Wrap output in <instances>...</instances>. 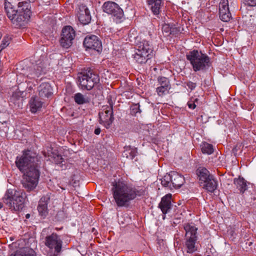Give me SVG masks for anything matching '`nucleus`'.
Listing matches in <instances>:
<instances>
[{
    "mask_svg": "<svg viewBox=\"0 0 256 256\" xmlns=\"http://www.w3.org/2000/svg\"><path fill=\"white\" fill-rule=\"evenodd\" d=\"M36 154L30 150H24L20 156H17L16 164L23 174L22 184L27 191L34 190L38 184L40 172Z\"/></svg>",
    "mask_w": 256,
    "mask_h": 256,
    "instance_id": "nucleus-1",
    "label": "nucleus"
},
{
    "mask_svg": "<svg viewBox=\"0 0 256 256\" xmlns=\"http://www.w3.org/2000/svg\"><path fill=\"white\" fill-rule=\"evenodd\" d=\"M112 186L113 197L118 206H126L137 196H140L144 194V190H138L124 181L119 180L113 182Z\"/></svg>",
    "mask_w": 256,
    "mask_h": 256,
    "instance_id": "nucleus-2",
    "label": "nucleus"
},
{
    "mask_svg": "<svg viewBox=\"0 0 256 256\" xmlns=\"http://www.w3.org/2000/svg\"><path fill=\"white\" fill-rule=\"evenodd\" d=\"M13 3L5 1L4 9L8 18L16 25L20 26L22 22H28L31 16L30 6L26 2H19L18 8H14Z\"/></svg>",
    "mask_w": 256,
    "mask_h": 256,
    "instance_id": "nucleus-3",
    "label": "nucleus"
},
{
    "mask_svg": "<svg viewBox=\"0 0 256 256\" xmlns=\"http://www.w3.org/2000/svg\"><path fill=\"white\" fill-rule=\"evenodd\" d=\"M26 194L22 190L8 189L3 198V202L12 212H19L24 207Z\"/></svg>",
    "mask_w": 256,
    "mask_h": 256,
    "instance_id": "nucleus-4",
    "label": "nucleus"
},
{
    "mask_svg": "<svg viewBox=\"0 0 256 256\" xmlns=\"http://www.w3.org/2000/svg\"><path fill=\"white\" fill-rule=\"evenodd\" d=\"M153 51V48L150 42L144 40L138 44L134 58L139 64L145 63L148 59L150 58Z\"/></svg>",
    "mask_w": 256,
    "mask_h": 256,
    "instance_id": "nucleus-5",
    "label": "nucleus"
},
{
    "mask_svg": "<svg viewBox=\"0 0 256 256\" xmlns=\"http://www.w3.org/2000/svg\"><path fill=\"white\" fill-rule=\"evenodd\" d=\"M45 246L48 248V256H58L62 250V241L60 236L52 233L45 238Z\"/></svg>",
    "mask_w": 256,
    "mask_h": 256,
    "instance_id": "nucleus-6",
    "label": "nucleus"
},
{
    "mask_svg": "<svg viewBox=\"0 0 256 256\" xmlns=\"http://www.w3.org/2000/svg\"><path fill=\"white\" fill-rule=\"evenodd\" d=\"M186 58L190 61L195 72L204 70L210 62L208 56L197 50L190 52L187 54Z\"/></svg>",
    "mask_w": 256,
    "mask_h": 256,
    "instance_id": "nucleus-7",
    "label": "nucleus"
},
{
    "mask_svg": "<svg viewBox=\"0 0 256 256\" xmlns=\"http://www.w3.org/2000/svg\"><path fill=\"white\" fill-rule=\"evenodd\" d=\"M102 8L104 12L111 14L116 23L122 21L124 12L117 4L112 2H106L103 4Z\"/></svg>",
    "mask_w": 256,
    "mask_h": 256,
    "instance_id": "nucleus-8",
    "label": "nucleus"
},
{
    "mask_svg": "<svg viewBox=\"0 0 256 256\" xmlns=\"http://www.w3.org/2000/svg\"><path fill=\"white\" fill-rule=\"evenodd\" d=\"M95 76V74H92L90 70L86 73H79L78 74V82L82 90H90L96 84Z\"/></svg>",
    "mask_w": 256,
    "mask_h": 256,
    "instance_id": "nucleus-9",
    "label": "nucleus"
},
{
    "mask_svg": "<svg viewBox=\"0 0 256 256\" xmlns=\"http://www.w3.org/2000/svg\"><path fill=\"white\" fill-rule=\"evenodd\" d=\"M75 36V31L72 26H64L62 30L61 38L60 40V46L66 48H70L72 45Z\"/></svg>",
    "mask_w": 256,
    "mask_h": 256,
    "instance_id": "nucleus-10",
    "label": "nucleus"
},
{
    "mask_svg": "<svg viewBox=\"0 0 256 256\" xmlns=\"http://www.w3.org/2000/svg\"><path fill=\"white\" fill-rule=\"evenodd\" d=\"M99 114L100 122L108 128L113 121L112 108L109 106H103Z\"/></svg>",
    "mask_w": 256,
    "mask_h": 256,
    "instance_id": "nucleus-11",
    "label": "nucleus"
},
{
    "mask_svg": "<svg viewBox=\"0 0 256 256\" xmlns=\"http://www.w3.org/2000/svg\"><path fill=\"white\" fill-rule=\"evenodd\" d=\"M78 18L80 22L82 24H88L91 16L88 9L85 6H81L78 12Z\"/></svg>",
    "mask_w": 256,
    "mask_h": 256,
    "instance_id": "nucleus-12",
    "label": "nucleus"
},
{
    "mask_svg": "<svg viewBox=\"0 0 256 256\" xmlns=\"http://www.w3.org/2000/svg\"><path fill=\"white\" fill-rule=\"evenodd\" d=\"M43 105L44 102L37 96H32L28 102L30 110L32 114L40 111Z\"/></svg>",
    "mask_w": 256,
    "mask_h": 256,
    "instance_id": "nucleus-13",
    "label": "nucleus"
},
{
    "mask_svg": "<svg viewBox=\"0 0 256 256\" xmlns=\"http://www.w3.org/2000/svg\"><path fill=\"white\" fill-rule=\"evenodd\" d=\"M50 200L48 196H42L39 201L38 206V210L39 214L45 218L48 214V204Z\"/></svg>",
    "mask_w": 256,
    "mask_h": 256,
    "instance_id": "nucleus-14",
    "label": "nucleus"
},
{
    "mask_svg": "<svg viewBox=\"0 0 256 256\" xmlns=\"http://www.w3.org/2000/svg\"><path fill=\"white\" fill-rule=\"evenodd\" d=\"M172 198V195L170 194H167L162 198L158 207L164 214H166L171 209Z\"/></svg>",
    "mask_w": 256,
    "mask_h": 256,
    "instance_id": "nucleus-15",
    "label": "nucleus"
},
{
    "mask_svg": "<svg viewBox=\"0 0 256 256\" xmlns=\"http://www.w3.org/2000/svg\"><path fill=\"white\" fill-rule=\"evenodd\" d=\"M184 228L185 230V238H198V228L193 223H186L184 224Z\"/></svg>",
    "mask_w": 256,
    "mask_h": 256,
    "instance_id": "nucleus-16",
    "label": "nucleus"
},
{
    "mask_svg": "<svg viewBox=\"0 0 256 256\" xmlns=\"http://www.w3.org/2000/svg\"><path fill=\"white\" fill-rule=\"evenodd\" d=\"M184 247L186 249V252L188 253L192 254L197 251V246L196 243L198 238H185Z\"/></svg>",
    "mask_w": 256,
    "mask_h": 256,
    "instance_id": "nucleus-17",
    "label": "nucleus"
},
{
    "mask_svg": "<svg viewBox=\"0 0 256 256\" xmlns=\"http://www.w3.org/2000/svg\"><path fill=\"white\" fill-rule=\"evenodd\" d=\"M171 178V183L175 188H179L184 182V177L176 172H172L170 174Z\"/></svg>",
    "mask_w": 256,
    "mask_h": 256,
    "instance_id": "nucleus-18",
    "label": "nucleus"
},
{
    "mask_svg": "<svg viewBox=\"0 0 256 256\" xmlns=\"http://www.w3.org/2000/svg\"><path fill=\"white\" fill-rule=\"evenodd\" d=\"M200 186L206 190L210 192H213L216 189L217 182L214 178V176L210 177V178L202 183Z\"/></svg>",
    "mask_w": 256,
    "mask_h": 256,
    "instance_id": "nucleus-19",
    "label": "nucleus"
},
{
    "mask_svg": "<svg viewBox=\"0 0 256 256\" xmlns=\"http://www.w3.org/2000/svg\"><path fill=\"white\" fill-rule=\"evenodd\" d=\"M52 88L47 82L42 83L38 88V95L42 98H48L52 94Z\"/></svg>",
    "mask_w": 256,
    "mask_h": 256,
    "instance_id": "nucleus-20",
    "label": "nucleus"
},
{
    "mask_svg": "<svg viewBox=\"0 0 256 256\" xmlns=\"http://www.w3.org/2000/svg\"><path fill=\"white\" fill-rule=\"evenodd\" d=\"M163 0H147V3L154 14H158L163 4Z\"/></svg>",
    "mask_w": 256,
    "mask_h": 256,
    "instance_id": "nucleus-21",
    "label": "nucleus"
},
{
    "mask_svg": "<svg viewBox=\"0 0 256 256\" xmlns=\"http://www.w3.org/2000/svg\"><path fill=\"white\" fill-rule=\"evenodd\" d=\"M96 36L90 35L86 36L84 41V46L86 50H96Z\"/></svg>",
    "mask_w": 256,
    "mask_h": 256,
    "instance_id": "nucleus-22",
    "label": "nucleus"
},
{
    "mask_svg": "<svg viewBox=\"0 0 256 256\" xmlns=\"http://www.w3.org/2000/svg\"><path fill=\"white\" fill-rule=\"evenodd\" d=\"M196 174L199 178L200 184L213 176L210 175L209 171L204 168H199L196 170Z\"/></svg>",
    "mask_w": 256,
    "mask_h": 256,
    "instance_id": "nucleus-23",
    "label": "nucleus"
},
{
    "mask_svg": "<svg viewBox=\"0 0 256 256\" xmlns=\"http://www.w3.org/2000/svg\"><path fill=\"white\" fill-rule=\"evenodd\" d=\"M234 184L241 194H244L248 189L247 182L243 178H234Z\"/></svg>",
    "mask_w": 256,
    "mask_h": 256,
    "instance_id": "nucleus-24",
    "label": "nucleus"
},
{
    "mask_svg": "<svg viewBox=\"0 0 256 256\" xmlns=\"http://www.w3.org/2000/svg\"><path fill=\"white\" fill-rule=\"evenodd\" d=\"M42 68L40 66L36 68H29L27 74L28 79L35 80L41 76Z\"/></svg>",
    "mask_w": 256,
    "mask_h": 256,
    "instance_id": "nucleus-25",
    "label": "nucleus"
},
{
    "mask_svg": "<svg viewBox=\"0 0 256 256\" xmlns=\"http://www.w3.org/2000/svg\"><path fill=\"white\" fill-rule=\"evenodd\" d=\"M44 154L45 156L50 157L53 158L54 162L56 164H60L63 162V158L62 156L58 154L56 152H51L50 154L49 152L46 153L44 151Z\"/></svg>",
    "mask_w": 256,
    "mask_h": 256,
    "instance_id": "nucleus-26",
    "label": "nucleus"
},
{
    "mask_svg": "<svg viewBox=\"0 0 256 256\" xmlns=\"http://www.w3.org/2000/svg\"><path fill=\"white\" fill-rule=\"evenodd\" d=\"M200 148L203 154H210L214 152V147L212 144L204 142L200 144Z\"/></svg>",
    "mask_w": 256,
    "mask_h": 256,
    "instance_id": "nucleus-27",
    "label": "nucleus"
},
{
    "mask_svg": "<svg viewBox=\"0 0 256 256\" xmlns=\"http://www.w3.org/2000/svg\"><path fill=\"white\" fill-rule=\"evenodd\" d=\"M162 31L163 34H164L166 36H168L169 34H176L178 30L177 28L170 27V24H164L162 25Z\"/></svg>",
    "mask_w": 256,
    "mask_h": 256,
    "instance_id": "nucleus-28",
    "label": "nucleus"
},
{
    "mask_svg": "<svg viewBox=\"0 0 256 256\" xmlns=\"http://www.w3.org/2000/svg\"><path fill=\"white\" fill-rule=\"evenodd\" d=\"M219 16L220 20L224 22H228L232 18V15L230 10H224L219 11Z\"/></svg>",
    "mask_w": 256,
    "mask_h": 256,
    "instance_id": "nucleus-29",
    "label": "nucleus"
},
{
    "mask_svg": "<svg viewBox=\"0 0 256 256\" xmlns=\"http://www.w3.org/2000/svg\"><path fill=\"white\" fill-rule=\"evenodd\" d=\"M137 154V149L136 148H127L124 152V154L127 158L133 159Z\"/></svg>",
    "mask_w": 256,
    "mask_h": 256,
    "instance_id": "nucleus-30",
    "label": "nucleus"
},
{
    "mask_svg": "<svg viewBox=\"0 0 256 256\" xmlns=\"http://www.w3.org/2000/svg\"><path fill=\"white\" fill-rule=\"evenodd\" d=\"M74 102L78 104H82L88 102V100L81 93H76L74 96Z\"/></svg>",
    "mask_w": 256,
    "mask_h": 256,
    "instance_id": "nucleus-31",
    "label": "nucleus"
},
{
    "mask_svg": "<svg viewBox=\"0 0 256 256\" xmlns=\"http://www.w3.org/2000/svg\"><path fill=\"white\" fill-rule=\"evenodd\" d=\"M171 87H161L158 86L156 89L157 94L160 96H163L168 94Z\"/></svg>",
    "mask_w": 256,
    "mask_h": 256,
    "instance_id": "nucleus-32",
    "label": "nucleus"
},
{
    "mask_svg": "<svg viewBox=\"0 0 256 256\" xmlns=\"http://www.w3.org/2000/svg\"><path fill=\"white\" fill-rule=\"evenodd\" d=\"M158 85L161 87H171L168 79L165 77H159L158 79Z\"/></svg>",
    "mask_w": 256,
    "mask_h": 256,
    "instance_id": "nucleus-33",
    "label": "nucleus"
},
{
    "mask_svg": "<svg viewBox=\"0 0 256 256\" xmlns=\"http://www.w3.org/2000/svg\"><path fill=\"white\" fill-rule=\"evenodd\" d=\"M171 184L170 174L165 176L162 180V184L165 187H170Z\"/></svg>",
    "mask_w": 256,
    "mask_h": 256,
    "instance_id": "nucleus-34",
    "label": "nucleus"
},
{
    "mask_svg": "<svg viewBox=\"0 0 256 256\" xmlns=\"http://www.w3.org/2000/svg\"><path fill=\"white\" fill-rule=\"evenodd\" d=\"M229 9L228 0H221L219 4V11Z\"/></svg>",
    "mask_w": 256,
    "mask_h": 256,
    "instance_id": "nucleus-35",
    "label": "nucleus"
},
{
    "mask_svg": "<svg viewBox=\"0 0 256 256\" xmlns=\"http://www.w3.org/2000/svg\"><path fill=\"white\" fill-rule=\"evenodd\" d=\"M10 256H36L34 252L32 250L29 251L28 252L24 253L22 251H17L14 254H12Z\"/></svg>",
    "mask_w": 256,
    "mask_h": 256,
    "instance_id": "nucleus-36",
    "label": "nucleus"
},
{
    "mask_svg": "<svg viewBox=\"0 0 256 256\" xmlns=\"http://www.w3.org/2000/svg\"><path fill=\"white\" fill-rule=\"evenodd\" d=\"M140 113L139 104H133L130 108V114L132 116H136L138 113Z\"/></svg>",
    "mask_w": 256,
    "mask_h": 256,
    "instance_id": "nucleus-37",
    "label": "nucleus"
},
{
    "mask_svg": "<svg viewBox=\"0 0 256 256\" xmlns=\"http://www.w3.org/2000/svg\"><path fill=\"white\" fill-rule=\"evenodd\" d=\"M12 38L9 36H6L4 38L0 45L1 49L2 50L8 46Z\"/></svg>",
    "mask_w": 256,
    "mask_h": 256,
    "instance_id": "nucleus-38",
    "label": "nucleus"
},
{
    "mask_svg": "<svg viewBox=\"0 0 256 256\" xmlns=\"http://www.w3.org/2000/svg\"><path fill=\"white\" fill-rule=\"evenodd\" d=\"M244 3L250 6H256V0H243Z\"/></svg>",
    "mask_w": 256,
    "mask_h": 256,
    "instance_id": "nucleus-39",
    "label": "nucleus"
},
{
    "mask_svg": "<svg viewBox=\"0 0 256 256\" xmlns=\"http://www.w3.org/2000/svg\"><path fill=\"white\" fill-rule=\"evenodd\" d=\"M186 85L188 88L190 89L194 90L196 86V83L193 82H188L186 83Z\"/></svg>",
    "mask_w": 256,
    "mask_h": 256,
    "instance_id": "nucleus-40",
    "label": "nucleus"
},
{
    "mask_svg": "<svg viewBox=\"0 0 256 256\" xmlns=\"http://www.w3.org/2000/svg\"><path fill=\"white\" fill-rule=\"evenodd\" d=\"M188 105L189 108L192 109H194L196 108V104H194V102H193V101L188 102Z\"/></svg>",
    "mask_w": 256,
    "mask_h": 256,
    "instance_id": "nucleus-41",
    "label": "nucleus"
},
{
    "mask_svg": "<svg viewBox=\"0 0 256 256\" xmlns=\"http://www.w3.org/2000/svg\"><path fill=\"white\" fill-rule=\"evenodd\" d=\"M100 132V128H97V135L99 134Z\"/></svg>",
    "mask_w": 256,
    "mask_h": 256,
    "instance_id": "nucleus-42",
    "label": "nucleus"
},
{
    "mask_svg": "<svg viewBox=\"0 0 256 256\" xmlns=\"http://www.w3.org/2000/svg\"><path fill=\"white\" fill-rule=\"evenodd\" d=\"M2 66V64L0 62V74H1Z\"/></svg>",
    "mask_w": 256,
    "mask_h": 256,
    "instance_id": "nucleus-43",
    "label": "nucleus"
},
{
    "mask_svg": "<svg viewBox=\"0 0 256 256\" xmlns=\"http://www.w3.org/2000/svg\"><path fill=\"white\" fill-rule=\"evenodd\" d=\"M198 98H195L194 100L193 101V102H194V104H196V103L198 102Z\"/></svg>",
    "mask_w": 256,
    "mask_h": 256,
    "instance_id": "nucleus-44",
    "label": "nucleus"
},
{
    "mask_svg": "<svg viewBox=\"0 0 256 256\" xmlns=\"http://www.w3.org/2000/svg\"><path fill=\"white\" fill-rule=\"evenodd\" d=\"M3 207V204L0 202V209Z\"/></svg>",
    "mask_w": 256,
    "mask_h": 256,
    "instance_id": "nucleus-45",
    "label": "nucleus"
},
{
    "mask_svg": "<svg viewBox=\"0 0 256 256\" xmlns=\"http://www.w3.org/2000/svg\"><path fill=\"white\" fill-rule=\"evenodd\" d=\"M29 217H30V214H27L26 215V218H29Z\"/></svg>",
    "mask_w": 256,
    "mask_h": 256,
    "instance_id": "nucleus-46",
    "label": "nucleus"
},
{
    "mask_svg": "<svg viewBox=\"0 0 256 256\" xmlns=\"http://www.w3.org/2000/svg\"><path fill=\"white\" fill-rule=\"evenodd\" d=\"M94 133L96 134V128L94 130Z\"/></svg>",
    "mask_w": 256,
    "mask_h": 256,
    "instance_id": "nucleus-47",
    "label": "nucleus"
},
{
    "mask_svg": "<svg viewBox=\"0 0 256 256\" xmlns=\"http://www.w3.org/2000/svg\"><path fill=\"white\" fill-rule=\"evenodd\" d=\"M26 82H29V81H28V80H26Z\"/></svg>",
    "mask_w": 256,
    "mask_h": 256,
    "instance_id": "nucleus-48",
    "label": "nucleus"
},
{
    "mask_svg": "<svg viewBox=\"0 0 256 256\" xmlns=\"http://www.w3.org/2000/svg\"><path fill=\"white\" fill-rule=\"evenodd\" d=\"M1 36H1V34H0V38H1Z\"/></svg>",
    "mask_w": 256,
    "mask_h": 256,
    "instance_id": "nucleus-49",
    "label": "nucleus"
}]
</instances>
